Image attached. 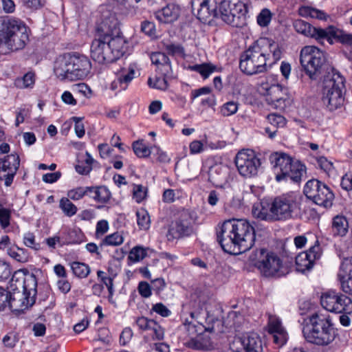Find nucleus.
Masks as SVG:
<instances>
[{
	"label": "nucleus",
	"mask_w": 352,
	"mask_h": 352,
	"mask_svg": "<svg viewBox=\"0 0 352 352\" xmlns=\"http://www.w3.org/2000/svg\"><path fill=\"white\" fill-rule=\"evenodd\" d=\"M217 237L223 251L234 255L250 250L256 240L254 228L243 219L225 221L217 232Z\"/></svg>",
	"instance_id": "obj_1"
},
{
	"label": "nucleus",
	"mask_w": 352,
	"mask_h": 352,
	"mask_svg": "<svg viewBox=\"0 0 352 352\" xmlns=\"http://www.w3.org/2000/svg\"><path fill=\"white\" fill-rule=\"evenodd\" d=\"M281 57L278 45L268 38L256 41L241 56V70L248 75L261 73L267 70Z\"/></svg>",
	"instance_id": "obj_2"
},
{
	"label": "nucleus",
	"mask_w": 352,
	"mask_h": 352,
	"mask_svg": "<svg viewBox=\"0 0 352 352\" xmlns=\"http://www.w3.org/2000/svg\"><path fill=\"white\" fill-rule=\"evenodd\" d=\"M91 69L89 59L78 53H67L60 56L54 65V72L60 80H82L88 76Z\"/></svg>",
	"instance_id": "obj_3"
},
{
	"label": "nucleus",
	"mask_w": 352,
	"mask_h": 352,
	"mask_svg": "<svg viewBox=\"0 0 352 352\" xmlns=\"http://www.w3.org/2000/svg\"><path fill=\"white\" fill-rule=\"evenodd\" d=\"M302 333L307 342L318 346H328L336 338L331 316L322 313H315L309 317Z\"/></svg>",
	"instance_id": "obj_4"
},
{
	"label": "nucleus",
	"mask_w": 352,
	"mask_h": 352,
	"mask_svg": "<svg viewBox=\"0 0 352 352\" xmlns=\"http://www.w3.org/2000/svg\"><path fill=\"white\" fill-rule=\"evenodd\" d=\"M217 320V316L208 310V306L205 309L199 307L197 310L190 311L189 318H184L183 326L179 329L186 334L183 338L181 337V339L184 340L189 338L184 344L195 349H201L202 346L197 338L208 329L204 325V322L211 324Z\"/></svg>",
	"instance_id": "obj_5"
},
{
	"label": "nucleus",
	"mask_w": 352,
	"mask_h": 352,
	"mask_svg": "<svg viewBox=\"0 0 352 352\" xmlns=\"http://www.w3.org/2000/svg\"><path fill=\"white\" fill-rule=\"evenodd\" d=\"M345 92V78L342 74L332 69L325 76L322 90V100L330 111L342 106Z\"/></svg>",
	"instance_id": "obj_6"
},
{
	"label": "nucleus",
	"mask_w": 352,
	"mask_h": 352,
	"mask_svg": "<svg viewBox=\"0 0 352 352\" xmlns=\"http://www.w3.org/2000/svg\"><path fill=\"white\" fill-rule=\"evenodd\" d=\"M275 179L280 182L291 179L298 182L305 173V166L284 153H275L270 156Z\"/></svg>",
	"instance_id": "obj_7"
},
{
	"label": "nucleus",
	"mask_w": 352,
	"mask_h": 352,
	"mask_svg": "<svg viewBox=\"0 0 352 352\" xmlns=\"http://www.w3.org/2000/svg\"><path fill=\"white\" fill-rule=\"evenodd\" d=\"M250 261L265 277L279 278L286 274L281 258L267 249L254 251L250 256Z\"/></svg>",
	"instance_id": "obj_8"
},
{
	"label": "nucleus",
	"mask_w": 352,
	"mask_h": 352,
	"mask_svg": "<svg viewBox=\"0 0 352 352\" xmlns=\"http://www.w3.org/2000/svg\"><path fill=\"white\" fill-rule=\"evenodd\" d=\"M102 20L109 30L108 45L113 56V61H115L127 52L128 42L122 34L119 21L114 14L110 13L108 15H104Z\"/></svg>",
	"instance_id": "obj_9"
},
{
	"label": "nucleus",
	"mask_w": 352,
	"mask_h": 352,
	"mask_svg": "<svg viewBox=\"0 0 352 352\" xmlns=\"http://www.w3.org/2000/svg\"><path fill=\"white\" fill-rule=\"evenodd\" d=\"M28 39L26 25L20 20L11 18L6 26L0 47L5 46L9 50L16 51L23 49Z\"/></svg>",
	"instance_id": "obj_10"
},
{
	"label": "nucleus",
	"mask_w": 352,
	"mask_h": 352,
	"mask_svg": "<svg viewBox=\"0 0 352 352\" xmlns=\"http://www.w3.org/2000/svg\"><path fill=\"white\" fill-rule=\"evenodd\" d=\"M325 61L324 53L316 46L307 45L300 50V64L311 79H316L320 74Z\"/></svg>",
	"instance_id": "obj_11"
},
{
	"label": "nucleus",
	"mask_w": 352,
	"mask_h": 352,
	"mask_svg": "<svg viewBox=\"0 0 352 352\" xmlns=\"http://www.w3.org/2000/svg\"><path fill=\"white\" fill-rule=\"evenodd\" d=\"M108 28L102 20L97 27L96 36L91 45V56L100 64L113 62V56L108 45Z\"/></svg>",
	"instance_id": "obj_12"
},
{
	"label": "nucleus",
	"mask_w": 352,
	"mask_h": 352,
	"mask_svg": "<svg viewBox=\"0 0 352 352\" xmlns=\"http://www.w3.org/2000/svg\"><path fill=\"white\" fill-rule=\"evenodd\" d=\"M303 192L315 204L328 208L332 206L334 194L323 182L312 179L305 184Z\"/></svg>",
	"instance_id": "obj_13"
},
{
	"label": "nucleus",
	"mask_w": 352,
	"mask_h": 352,
	"mask_svg": "<svg viewBox=\"0 0 352 352\" xmlns=\"http://www.w3.org/2000/svg\"><path fill=\"white\" fill-rule=\"evenodd\" d=\"M271 203L274 221L292 218L298 208V196L293 192L276 197Z\"/></svg>",
	"instance_id": "obj_14"
},
{
	"label": "nucleus",
	"mask_w": 352,
	"mask_h": 352,
	"mask_svg": "<svg viewBox=\"0 0 352 352\" xmlns=\"http://www.w3.org/2000/svg\"><path fill=\"white\" fill-rule=\"evenodd\" d=\"M239 173L247 178L258 175L261 162L256 153L250 149H243L238 152L234 159Z\"/></svg>",
	"instance_id": "obj_15"
},
{
	"label": "nucleus",
	"mask_w": 352,
	"mask_h": 352,
	"mask_svg": "<svg viewBox=\"0 0 352 352\" xmlns=\"http://www.w3.org/2000/svg\"><path fill=\"white\" fill-rule=\"evenodd\" d=\"M320 303L324 309L331 312L352 314L351 299L333 291L324 293L321 296Z\"/></svg>",
	"instance_id": "obj_16"
},
{
	"label": "nucleus",
	"mask_w": 352,
	"mask_h": 352,
	"mask_svg": "<svg viewBox=\"0 0 352 352\" xmlns=\"http://www.w3.org/2000/svg\"><path fill=\"white\" fill-rule=\"evenodd\" d=\"M10 287L14 292L28 291L36 294L37 280L35 275L28 270H19L14 272L10 279Z\"/></svg>",
	"instance_id": "obj_17"
},
{
	"label": "nucleus",
	"mask_w": 352,
	"mask_h": 352,
	"mask_svg": "<svg viewBox=\"0 0 352 352\" xmlns=\"http://www.w3.org/2000/svg\"><path fill=\"white\" fill-rule=\"evenodd\" d=\"M230 348L233 352H263L261 340L253 332L236 338Z\"/></svg>",
	"instance_id": "obj_18"
},
{
	"label": "nucleus",
	"mask_w": 352,
	"mask_h": 352,
	"mask_svg": "<svg viewBox=\"0 0 352 352\" xmlns=\"http://www.w3.org/2000/svg\"><path fill=\"white\" fill-rule=\"evenodd\" d=\"M19 164L20 159L17 154H10L0 158V180H3L6 186L12 184Z\"/></svg>",
	"instance_id": "obj_19"
},
{
	"label": "nucleus",
	"mask_w": 352,
	"mask_h": 352,
	"mask_svg": "<svg viewBox=\"0 0 352 352\" xmlns=\"http://www.w3.org/2000/svg\"><path fill=\"white\" fill-rule=\"evenodd\" d=\"M219 0H193L192 8L193 11L197 8V17L203 23H210L214 18L218 16Z\"/></svg>",
	"instance_id": "obj_20"
},
{
	"label": "nucleus",
	"mask_w": 352,
	"mask_h": 352,
	"mask_svg": "<svg viewBox=\"0 0 352 352\" xmlns=\"http://www.w3.org/2000/svg\"><path fill=\"white\" fill-rule=\"evenodd\" d=\"M322 255V250L318 241L307 251L302 252L296 257V269L298 272H305L311 269L314 262L319 259Z\"/></svg>",
	"instance_id": "obj_21"
},
{
	"label": "nucleus",
	"mask_w": 352,
	"mask_h": 352,
	"mask_svg": "<svg viewBox=\"0 0 352 352\" xmlns=\"http://www.w3.org/2000/svg\"><path fill=\"white\" fill-rule=\"evenodd\" d=\"M197 220V214L193 211L183 210L177 217V238L190 236L194 232V225Z\"/></svg>",
	"instance_id": "obj_22"
},
{
	"label": "nucleus",
	"mask_w": 352,
	"mask_h": 352,
	"mask_svg": "<svg viewBox=\"0 0 352 352\" xmlns=\"http://www.w3.org/2000/svg\"><path fill=\"white\" fill-rule=\"evenodd\" d=\"M36 295L30 294L28 291L14 292L10 296L8 305L13 311H23L34 305Z\"/></svg>",
	"instance_id": "obj_23"
},
{
	"label": "nucleus",
	"mask_w": 352,
	"mask_h": 352,
	"mask_svg": "<svg viewBox=\"0 0 352 352\" xmlns=\"http://www.w3.org/2000/svg\"><path fill=\"white\" fill-rule=\"evenodd\" d=\"M135 322L140 330L146 332L145 339L150 338L153 340H161L164 338V329L155 320L146 317H140Z\"/></svg>",
	"instance_id": "obj_24"
},
{
	"label": "nucleus",
	"mask_w": 352,
	"mask_h": 352,
	"mask_svg": "<svg viewBox=\"0 0 352 352\" xmlns=\"http://www.w3.org/2000/svg\"><path fill=\"white\" fill-rule=\"evenodd\" d=\"M267 331L273 336L274 342L278 346H283L286 343L287 333L278 316L272 314L268 315Z\"/></svg>",
	"instance_id": "obj_25"
},
{
	"label": "nucleus",
	"mask_w": 352,
	"mask_h": 352,
	"mask_svg": "<svg viewBox=\"0 0 352 352\" xmlns=\"http://www.w3.org/2000/svg\"><path fill=\"white\" fill-rule=\"evenodd\" d=\"M261 88L265 91L263 94L266 96V100L269 104L279 109H283L285 107V99L283 97L284 94L281 86L263 83Z\"/></svg>",
	"instance_id": "obj_26"
},
{
	"label": "nucleus",
	"mask_w": 352,
	"mask_h": 352,
	"mask_svg": "<svg viewBox=\"0 0 352 352\" xmlns=\"http://www.w3.org/2000/svg\"><path fill=\"white\" fill-rule=\"evenodd\" d=\"M294 28L297 32L305 36L315 38L319 42L327 37V30L315 28L303 20H296L294 22Z\"/></svg>",
	"instance_id": "obj_27"
},
{
	"label": "nucleus",
	"mask_w": 352,
	"mask_h": 352,
	"mask_svg": "<svg viewBox=\"0 0 352 352\" xmlns=\"http://www.w3.org/2000/svg\"><path fill=\"white\" fill-rule=\"evenodd\" d=\"M151 60L153 64L157 66L162 75L169 76V72L173 74V69L169 58L164 53H153L151 56Z\"/></svg>",
	"instance_id": "obj_28"
},
{
	"label": "nucleus",
	"mask_w": 352,
	"mask_h": 352,
	"mask_svg": "<svg viewBox=\"0 0 352 352\" xmlns=\"http://www.w3.org/2000/svg\"><path fill=\"white\" fill-rule=\"evenodd\" d=\"M272 208L271 202L262 201L259 205L253 207L252 214L261 220L274 221Z\"/></svg>",
	"instance_id": "obj_29"
},
{
	"label": "nucleus",
	"mask_w": 352,
	"mask_h": 352,
	"mask_svg": "<svg viewBox=\"0 0 352 352\" xmlns=\"http://www.w3.org/2000/svg\"><path fill=\"white\" fill-rule=\"evenodd\" d=\"M349 230V223L346 218L342 215H337L332 221L331 232L334 236H344Z\"/></svg>",
	"instance_id": "obj_30"
},
{
	"label": "nucleus",
	"mask_w": 352,
	"mask_h": 352,
	"mask_svg": "<svg viewBox=\"0 0 352 352\" xmlns=\"http://www.w3.org/2000/svg\"><path fill=\"white\" fill-rule=\"evenodd\" d=\"M176 6L175 4H168L162 10L155 12V16L159 21L164 23H172L176 20Z\"/></svg>",
	"instance_id": "obj_31"
},
{
	"label": "nucleus",
	"mask_w": 352,
	"mask_h": 352,
	"mask_svg": "<svg viewBox=\"0 0 352 352\" xmlns=\"http://www.w3.org/2000/svg\"><path fill=\"white\" fill-rule=\"evenodd\" d=\"M111 195L109 190L106 186L89 187V196L98 203L108 202Z\"/></svg>",
	"instance_id": "obj_32"
},
{
	"label": "nucleus",
	"mask_w": 352,
	"mask_h": 352,
	"mask_svg": "<svg viewBox=\"0 0 352 352\" xmlns=\"http://www.w3.org/2000/svg\"><path fill=\"white\" fill-rule=\"evenodd\" d=\"M327 37H325V39L330 43H332L333 38H336L343 44L352 45V34L345 33L340 30L334 28L333 27H329L327 30Z\"/></svg>",
	"instance_id": "obj_33"
},
{
	"label": "nucleus",
	"mask_w": 352,
	"mask_h": 352,
	"mask_svg": "<svg viewBox=\"0 0 352 352\" xmlns=\"http://www.w3.org/2000/svg\"><path fill=\"white\" fill-rule=\"evenodd\" d=\"M226 170L227 168L221 164L211 166L208 171L209 180L218 185L225 178Z\"/></svg>",
	"instance_id": "obj_34"
},
{
	"label": "nucleus",
	"mask_w": 352,
	"mask_h": 352,
	"mask_svg": "<svg viewBox=\"0 0 352 352\" xmlns=\"http://www.w3.org/2000/svg\"><path fill=\"white\" fill-rule=\"evenodd\" d=\"M234 3H236V0H219L218 7L221 16L228 23H232L231 13Z\"/></svg>",
	"instance_id": "obj_35"
},
{
	"label": "nucleus",
	"mask_w": 352,
	"mask_h": 352,
	"mask_svg": "<svg viewBox=\"0 0 352 352\" xmlns=\"http://www.w3.org/2000/svg\"><path fill=\"white\" fill-rule=\"evenodd\" d=\"M191 70L199 73L204 79L208 78L210 75L218 70L217 65L211 63H204L202 64H196L189 67Z\"/></svg>",
	"instance_id": "obj_36"
},
{
	"label": "nucleus",
	"mask_w": 352,
	"mask_h": 352,
	"mask_svg": "<svg viewBox=\"0 0 352 352\" xmlns=\"http://www.w3.org/2000/svg\"><path fill=\"white\" fill-rule=\"evenodd\" d=\"M164 78H161L155 77V78H149L148 80V85L155 89L164 90L167 88L169 82L174 80L175 77L173 73L169 72V76L163 75Z\"/></svg>",
	"instance_id": "obj_37"
},
{
	"label": "nucleus",
	"mask_w": 352,
	"mask_h": 352,
	"mask_svg": "<svg viewBox=\"0 0 352 352\" xmlns=\"http://www.w3.org/2000/svg\"><path fill=\"white\" fill-rule=\"evenodd\" d=\"M7 253L11 258L20 263H25L29 259L28 251L18 246L9 247L7 249Z\"/></svg>",
	"instance_id": "obj_38"
},
{
	"label": "nucleus",
	"mask_w": 352,
	"mask_h": 352,
	"mask_svg": "<svg viewBox=\"0 0 352 352\" xmlns=\"http://www.w3.org/2000/svg\"><path fill=\"white\" fill-rule=\"evenodd\" d=\"M298 12L302 17L316 18L320 20H326L327 18V15L323 11L309 6L300 7Z\"/></svg>",
	"instance_id": "obj_39"
},
{
	"label": "nucleus",
	"mask_w": 352,
	"mask_h": 352,
	"mask_svg": "<svg viewBox=\"0 0 352 352\" xmlns=\"http://www.w3.org/2000/svg\"><path fill=\"white\" fill-rule=\"evenodd\" d=\"M137 223L140 230H148L151 226V218L148 212L144 208L136 212Z\"/></svg>",
	"instance_id": "obj_40"
},
{
	"label": "nucleus",
	"mask_w": 352,
	"mask_h": 352,
	"mask_svg": "<svg viewBox=\"0 0 352 352\" xmlns=\"http://www.w3.org/2000/svg\"><path fill=\"white\" fill-rule=\"evenodd\" d=\"M70 265L74 274L80 278H86L91 272L89 266L84 263L74 261Z\"/></svg>",
	"instance_id": "obj_41"
},
{
	"label": "nucleus",
	"mask_w": 352,
	"mask_h": 352,
	"mask_svg": "<svg viewBox=\"0 0 352 352\" xmlns=\"http://www.w3.org/2000/svg\"><path fill=\"white\" fill-rule=\"evenodd\" d=\"M124 241V237L122 234L118 232H116L113 234L106 236L102 241V244L109 246H118L121 245Z\"/></svg>",
	"instance_id": "obj_42"
},
{
	"label": "nucleus",
	"mask_w": 352,
	"mask_h": 352,
	"mask_svg": "<svg viewBox=\"0 0 352 352\" xmlns=\"http://www.w3.org/2000/svg\"><path fill=\"white\" fill-rule=\"evenodd\" d=\"M132 147L135 154L138 157H146L151 153V150L144 144L142 140L134 142L132 144Z\"/></svg>",
	"instance_id": "obj_43"
},
{
	"label": "nucleus",
	"mask_w": 352,
	"mask_h": 352,
	"mask_svg": "<svg viewBox=\"0 0 352 352\" xmlns=\"http://www.w3.org/2000/svg\"><path fill=\"white\" fill-rule=\"evenodd\" d=\"M59 206L64 214L68 217L74 216L77 212L76 206L68 198H62Z\"/></svg>",
	"instance_id": "obj_44"
},
{
	"label": "nucleus",
	"mask_w": 352,
	"mask_h": 352,
	"mask_svg": "<svg viewBox=\"0 0 352 352\" xmlns=\"http://www.w3.org/2000/svg\"><path fill=\"white\" fill-rule=\"evenodd\" d=\"M239 109V104L236 102L229 101L223 104L220 109L221 114L224 117L235 114Z\"/></svg>",
	"instance_id": "obj_45"
},
{
	"label": "nucleus",
	"mask_w": 352,
	"mask_h": 352,
	"mask_svg": "<svg viewBox=\"0 0 352 352\" xmlns=\"http://www.w3.org/2000/svg\"><path fill=\"white\" fill-rule=\"evenodd\" d=\"M89 187H78L68 191L67 196L69 199L77 201L82 199L85 195H89Z\"/></svg>",
	"instance_id": "obj_46"
},
{
	"label": "nucleus",
	"mask_w": 352,
	"mask_h": 352,
	"mask_svg": "<svg viewBox=\"0 0 352 352\" xmlns=\"http://www.w3.org/2000/svg\"><path fill=\"white\" fill-rule=\"evenodd\" d=\"M267 118L269 123L274 128H283L286 125V119L280 114L271 113Z\"/></svg>",
	"instance_id": "obj_47"
},
{
	"label": "nucleus",
	"mask_w": 352,
	"mask_h": 352,
	"mask_svg": "<svg viewBox=\"0 0 352 352\" xmlns=\"http://www.w3.org/2000/svg\"><path fill=\"white\" fill-rule=\"evenodd\" d=\"M146 256V249L136 246L130 251L129 258L133 262H138L142 260Z\"/></svg>",
	"instance_id": "obj_48"
},
{
	"label": "nucleus",
	"mask_w": 352,
	"mask_h": 352,
	"mask_svg": "<svg viewBox=\"0 0 352 352\" xmlns=\"http://www.w3.org/2000/svg\"><path fill=\"white\" fill-rule=\"evenodd\" d=\"M249 0H241L240 3L238 6H236V9L234 10L232 14V21L234 20V18L238 15L239 18L241 16H245L248 12V3Z\"/></svg>",
	"instance_id": "obj_49"
},
{
	"label": "nucleus",
	"mask_w": 352,
	"mask_h": 352,
	"mask_svg": "<svg viewBox=\"0 0 352 352\" xmlns=\"http://www.w3.org/2000/svg\"><path fill=\"white\" fill-rule=\"evenodd\" d=\"M272 19V13L267 9H263L257 16V23L262 27L267 26Z\"/></svg>",
	"instance_id": "obj_50"
},
{
	"label": "nucleus",
	"mask_w": 352,
	"mask_h": 352,
	"mask_svg": "<svg viewBox=\"0 0 352 352\" xmlns=\"http://www.w3.org/2000/svg\"><path fill=\"white\" fill-rule=\"evenodd\" d=\"M23 244L34 250H38L41 249L39 243H36L35 236L33 233L28 232L23 236Z\"/></svg>",
	"instance_id": "obj_51"
},
{
	"label": "nucleus",
	"mask_w": 352,
	"mask_h": 352,
	"mask_svg": "<svg viewBox=\"0 0 352 352\" xmlns=\"http://www.w3.org/2000/svg\"><path fill=\"white\" fill-rule=\"evenodd\" d=\"M317 162L320 168L327 174L330 175L334 170L333 164L324 157H320L317 160Z\"/></svg>",
	"instance_id": "obj_52"
},
{
	"label": "nucleus",
	"mask_w": 352,
	"mask_h": 352,
	"mask_svg": "<svg viewBox=\"0 0 352 352\" xmlns=\"http://www.w3.org/2000/svg\"><path fill=\"white\" fill-rule=\"evenodd\" d=\"M138 290L140 295L144 298H148L152 295L151 286L146 281H141L139 283Z\"/></svg>",
	"instance_id": "obj_53"
},
{
	"label": "nucleus",
	"mask_w": 352,
	"mask_h": 352,
	"mask_svg": "<svg viewBox=\"0 0 352 352\" xmlns=\"http://www.w3.org/2000/svg\"><path fill=\"white\" fill-rule=\"evenodd\" d=\"M74 91L81 94L83 96L89 98L92 96V91L90 87L85 83L74 85L72 87Z\"/></svg>",
	"instance_id": "obj_54"
},
{
	"label": "nucleus",
	"mask_w": 352,
	"mask_h": 352,
	"mask_svg": "<svg viewBox=\"0 0 352 352\" xmlns=\"http://www.w3.org/2000/svg\"><path fill=\"white\" fill-rule=\"evenodd\" d=\"M11 217V211L9 209L0 208V224L3 228H7L10 225Z\"/></svg>",
	"instance_id": "obj_55"
},
{
	"label": "nucleus",
	"mask_w": 352,
	"mask_h": 352,
	"mask_svg": "<svg viewBox=\"0 0 352 352\" xmlns=\"http://www.w3.org/2000/svg\"><path fill=\"white\" fill-rule=\"evenodd\" d=\"M151 311L157 313L162 317H168L171 314L170 310H169L168 307L162 302L153 305Z\"/></svg>",
	"instance_id": "obj_56"
},
{
	"label": "nucleus",
	"mask_w": 352,
	"mask_h": 352,
	"mask_svg": "<svg viewBox=\"0 0 352 352\" xmlns=\"http://www.w3.org/2000/svg\"><path fill=\"white\" fill-rule=\"evenodd\" d=\"M109 223L107 220H100L98 221L96 228V236L99 238L107 232L109 230Z\"/></svg>",
	"instance_id": "obj_57"
},
{
	"label": "nucleus",
	"mask_w": 352,
	"mask_h": 352,
	"mask_svg": "<svg viewBox=\"0 0 352 352\" xmlns=\"http://www.w3.org/2000/svg\"><path fill=\"white\" fill-rule=\"evenodd\" d=\"M72 119L75 122L74 131L76 135L79 138H82L85 135V126L82 122V118L80 117H73Z\"/></svg>",
	"instance_id": "obj_58"
},
{
	"label": "nucleus",
	"mask_w": 352,
	"mask_h": 352,
	"mask_svg": "<svg viewBox=\"0 0 352 352\" xmlns=\"http://www.w3.org/2000/svg\"><path fill=\"white\" fill-rule=\"evenodd\" d=\"M151 286L152 290H153L156 294H160V293L165 288L166 283L163 278H159L152 280Z\"/></svg>",
	"instance_id": "obj_59"
},
{
	"label": "nucleus",
	"mask_w": 352,
	"mask_h": 352,
	"mask_svg": "<svg viewBox=\"0 0 352 352\" xmlns=\"http://www.w3.org/2000/svg\"><path fill=\"white\" fill-rule=\"evenodd\" d=\"M11 274L10 265L3 261L0 260V281L6 280Z\"/></svg>",
	"instance_id": "obj_60"
},
{
	"label": "nucleus",
	"mask_w": 352,
	"mask_h": 352,
	"mask_svg": "<svg viewBox=\"0 0 352 352\" xmlns=\"http://www.w3.org/2000/svg\"><path fill=\"white\" fill-rule=\"evenodd\" d=\"M141 30L148 36H154L155 34V25L153 22L144 21L142 23Z\"/></svg>",
	"instance_id": "obj_61"
},
{
	"label": "nucleus",
	"mask_w": 352,
	"mask_h": 352,
	"mask_svg": "<svg viewBox=\"0 0 352 352\" xmlns=\"http://www.w3.org/2000/svg\"><path fill=\"white\" fill-rule=\"evenodd\" d=\"M21 81L23 82V85L21 86V87H32L35 82L34 74L32 72H28L23 76Z\"/></svg>",
	"instance_id": "obj_62"
},
{
	"label": "nucleus",
	"mask_w": 352,
	"mask_h": 352,
	"mask_svg": "<svg viewBox=\"0 0 352 352\" xmlns=\"http://www.w3.org/2000/svg\"><path fill=\"white\" fill-rule=\"evenodd\" d=\"M10 296V292L0 287V310L3 309L8 305Z\"/></svg>",
	"instance_id": "obj_63"
},
{
	"label": "nucleus",
	"mask_w": 352,
	"mask_h": 352,
	"mask_svg": "<svg viewBox=\"0 0 352 352\" xmlns=\"http://www.w3.org/2000/svg\"><path fill=\"white\" fill-rule=\"evenodd\" d=\"M340 283L342 290L344 293L352 296V277L341 279Z\"/></svg>",
	"instance_id": "obj_64"
}]
</instances>
